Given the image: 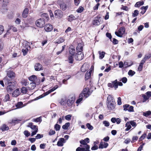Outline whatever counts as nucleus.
Listing matches in <instances>:
<instances>
[{
  "label": "nucleus",
  "mask_w": 151,
  "mask_h": 151,
  "mask_svg": "<svg viewBox=\"0 0 151 151\" xmlns=\"http://www.w3.org/2000/svg\"><path fill=\"white\" fill-rule=\"evenodd\" d=\"M64 142L65 139L63 138H60L57 142V145L58 146H62L63 145V143Z\"/></svg>",
  "instance_id": "f3484780"
},
{
  "label": "nucleus",
  "mask_w": 151,
  "mask_h": 151,
  "mask_svg": "<svg viewBox=\"0 0 151 151\" xmlns=\"http://www.w3.org/2000/svg\"><path fill=\"white\" fill-rule=\"evenodd\" d=\"M125 31V28L124 27H122L119 29L118 32H115V35L120 37H122L123 35L124 34Z\"/></svg>",
  "instance_id": "39448f33"
},
{
  "label": "nucleus",
  "mask_w": 151,
  "mask_h": 151,
  "mask_svg": "<svg viewBox=\"0 0 151 151\" xmlns=\"http://www.w3.org/2000/svg\"><path fill=\"white\" fill-rule=\"evenodd\" d=\"M16 74L13 71L9 70L7 71V76L5 77V79L7 82L13 80L15 77Z\"/></svg>",
  "instance_id": "f03ea898"
},
{
  "label": "nucleus",
  "mask_w": 151,
  "mask_h": 151,
  "mask_svg": "<svg viewBox=\"0 0 151 151\" xmlns=\"http://www.w3.org/2000/svg\"><path fill=\"white\" fill-rule=\"evenodd\" d=\"M69 55L74 56L76 52V50L74 47H70V48H69Z\"/></svg>",
  "instance_id": "5701e85b"
},
{
  "label": "nucleus",
  "mask_w": 151,
  "mask_h": 151,
  "mask_svg": "<svg viewBox=\"0 0 151 151\" xmlns=\"http://www.w3.org/2000/svg\"><path fill=\"white\" fill-rule=\"evenodd\" d=\"M41 17V19H43L45 20V21H48L49 19L48 15L46 13H44L42 14Z\"/></svg>",
  "instance_id": "4468645a"
},
{
  "label": "nucleus",
  "mask_w": 151,
  "mask_h": 151,
  "mask_svg": "<svg viewBox=\"0 0 151 151\" xmlns=\"http://www.w3.org/2000/svg\"><path fill=\"white\" fill-rule=\"evenodd\" d=\"M60 8L63 11H65L67 8L66 4L64 3H62L60 4Z\"/></svg>",
  "instance_id": "cd10ccee"
},
{
  "label": "nucleus",
  "mask_w": 151,
  "mask_h": 151,
  "mask_svg": "<svg viewBox=\"0 0 151 151\" xmlns=\"http://www.w3.org/2000/svg\"><path fill=\"white\" fill-rule=\"evenodd\" d=\"M84 55L83 52H77L76 54L75 58L77 60H81L83 58Z\"/></svg>",
  "instance_id": "9b49d317"
},
{
  "label": "nucleus",
  "mask_w": 151,
  "mask_h": 151,
  "mask_svg": "<svg viewBox=\"0 0 151 151\" xmlns=\"http://www.w3.org/2000/svg\"><path fill=\"white\" fill-rule=\"evenodd\" d=\"M74 101L75 99L73 98H71L70 99H69L67 102L68 106L69 107L71 106Z\"/></svg>",
  "instance_id": "412c9836"
},
{
  "label": "nucleus",
  "mask_w": 151,
  "mask_h": 151,
  "mask_svg": "<svg viewBox=\"0 0 151 151\" xmlns=\"http://www.w3.org/2000/svg\"><path fill=\"white\" fill-rule=\"evenodd\" d=\"M29 11V9L28 8H25L23 11L22 16L23 18H26L28 16V12Z\"/></svg>",
  "instance_id": "f8f14e48"
},
{
  "label": "nucleus",
  "mask_w": 151,
  "mask_h": 151,
  "mask_svg": "<svg viewBox=\"0 0 151 151\" xmlns=\"http://www.w3.org/2000/svg\"><path fill=\"white\" fill-rule=\"evenodd\" d=\"M27 127H30L32 129L34 130H36L37 129H38V126L37 125H34L33 124L32 122L29 123L28 125L27 126Z\"/></svg>",
  "instance_id": "dca6fc26"
},
{
  "label": "nucleus",
  "mask_w": 151,
  "mask_h": 151,
  "mask_svg": "<svg viewBox=\"0 0 151 151\" xmlns=\"http://www.w3.org/2000/svg\"><path fill=\"white\" fill-rule=\"evenodd\" d=\"M0 129L2 131L8 130L9 129V127L6 124H4L1 126L0 127Z\"/></svg>",
  "instance_id": "bb28decb"
},
{
  "label": "nucleus",
  "mask_w": 151,
  "mask_h": 151,
  "mask_svg": "<svg viewBox=\"0 0 151 151\" xmlns=\"http://www.w3.org/2000/svg\"><path fill=\"white\" fill-rule=\"evenodd\" d=\"M139 12L137 10H135L134 11V12L132 13V16L133 17L137 16L139 14Z\"/></svg>",
  "instance_id": "c03bdc74"
},
{
  "label": "nucleus",
  "mask_w": 151,
  "mask_h": 151,
  "mask_svg": "<svg viewBox=\"0 0 151 151\" xmlns=\"http://www.w3.org/2000/svg\"><path fill=\"white\" fill-rule=\"evenodd\" d=\"M138 139V137L137 136H134L132 138V141H131L132 143H133L137 141Z\"/></svg>",
  "instance_id": "4d7b16f0"
},
{
  "label": "nucleus",
  "mask_w": 151,
  "mask_h": 151,
  "mask_svg": "<svg viewBox=\"0 0 151 151\" xmlns=\"http://www.w3.org/2000/svg\"><path fill=\"white\" fill-rule=\"evenodd\" d=\"M10 100V96L8 94H6L4 99V102H7L8 101H9Z\"/></svg>",
  "instance_id": "a19ab883"
},
{
  "label": "nucleus",
  "mask_w": 151,
  "mask_h": 151,
  "mask_svg": "<svg viewBox=\"0 0 151 151\" xmlns=\"http://www.w3.org/2000/svg\"><path fill=\"white\" fill-rule=\"evenodd\" d=\"M84 10V8L82 6H80L76 10V12L78 13H81Z\"/></svg>",
  "instance_id": "37998d69"
},
{
  "label": "nucleus",
  "mask_w": 151,
  "mask_h": 151,
  "mask_svg": "<svg viewBox=\"0 0 151 151\" xmlns=\"http://www.w3.org/2000/svg\"><path fill=\"white\" fill-rule=\"evenodd\" d=\"M45 24V20L43 19L40 18L35 22V24L39 28H42L44 27Z\"/></svg>",
  "instance_id": "423d86ee"
},
{
  "label": "nucleus",
  "mask_w": 151,
  "mask_h": 151,
  "mask_svg": "<svg viewBox=\"0 0 151 151\" xmlns=\"http://www.w3.org/2000/svg\"><path fill=\"white\" fill-rule=\"evenodd\" d=\"M65 45H63L62 47V50L60 51H59L57 52L56 53V54L57 55H59L64 50L65 48Z\"/></svg>",
  "instance_id": "5fc2aeb1"
},
{
  "label": "nucleus",
  "mask_w": 151,
  "mask_h": 151,
  "mask_svg": "<svg viewBox=\"0 0 151 151\" xmlns=\"http://www.w3.org/2000/svg\"><path fill=\"white\" fill-rule=\"evenodd\" d=\"M45 30L47 32H51L53 29V27L52 25L50 24H46L44 27Z\"/></svg>",
  "instance_id": "9d476101"
},
{
  "label": "nucleus",
  "mask_w": 151,
  "mask_h": 151,
  "mask_svg": "<svg viewBox=\"0 0 151 151\" xmlns=\"http://www.w3.org/2000/svg\"><path fill=\"white\" fill-rule=\"evenodd\" d=\"M112 83L113 84V87H114L115 89L118 88V82L117 79L112 81Z\"/></svg>",
  "instance_id": "2f4dec72"
},
{
  "label": "nucleus",
  "mask_w": 151,
  "mask_h": 151,
  "mask_svg": "<svg viewBox=\"0 0 151 151\" xmlns=\"http://www.w3.org/2000/svg\"><path fill=\"white\" fill-rule=\"evenodd\" d=\"M74 55H69L68 56V61L69 63H72L74 61Z\"/></svg>",
  "instance_id": "a878e982"
},
{
  "label": "nucleus",
  "mask_w": 151,
  "mask_h": 151,
  "mask_svg": "<svg viewBox=\"0 0 151 151\" xmlns=\"http://www.w3.org/2000/svg\"><path fill=\"white\" fill-rule=\"evenodd\" d=\"M92 92V91H91V88L89 89V88L86 87L83 89L80 94H82L83 97H84L86 99L91 94Z\"/></svg>",
  "instance_id": "7ed1b4c3"
},
{
  "label": "nucleus",
  "mask_w": 151,
  "mask_h": 151,
  "mask_svg": "<svg viewBox=\"0 0 151 151\" xmlns=\"http://www.w3.org/2000/svg\"><path fill=\"white\" fill-rule=\"evenodd\" d=\"M107 106L110 110H113L115 108V102L114 97L111 95H109L107 99Z\"/></svg>",
  "instance_id": "f257e3e1"
},
{
  "label": "nucleus",
  "mask_w": 151,
  "mask_h": 151,
  "mask_svg": "<svg viewBox=\"0 0 151 151\" xmlns=\"http://www.w3.org/2000/svg\"><path fill=\"white\" fill-rule=\"evenodd\" d=\"M21 120L19 119H12L10 120L9 122V123L11 124L12 125H15L16 124L19 123Z\"/></svg>",
  "instance_id": "4be33fe9"
},
{
  "label": "nucleus",
  "mask_w": 151,
  "mask_h": 151,
  "mask_svg": "<svg viewBox=\"0 0 151 151\" xmlns=\"http://www.w3.org/2000/svg\"><path fill=\"white\" fill-rule=\"evenodd\" d=\"M15 82L9 81V82H7L9 85L7 87L6 90L9 93H11L13 90L15 88Z\"/></svg>",
  "instance_id": "20e7f679"
},
{
  "label": "nucleus",
  "mask_w": 151,
  "mask_h": 151,
  "mask_svg": "<svg viewBox=\"0 0 151 151\" xmlns=\"http://www.w3.org/2000/svg\"><path fill=\"white\" fill-rule=\"evenodd\" d=\"M76 51L77 52H81L83 50V47L81 44H78L76 48Z\"/></svg>",
  "instance_id": "6ab92c4d"
},
{
  "label": "nucleus",
  "mask_w": 151,
  "mask_h": 151,
  "mask_svg": "<svg viewBox=\"0 0 151 151\" xmlns=\"http://www.w3.org/2000/svg\"><path fill=\"white\" fill-rule=\"evenodd\" d=\"M144 116L146 117H151V111H147L146 112H144L143 114Z\"/></svg>",
  "instance_id": "c85d7f7f"
},
{
  "label": "nucleus",
  "mask_w": 151,
  "mask_h": 151,
  "mask_svg": "<svg viewBox=\"0 0 151 151\" xmlns=\"http://www.w3.org/2000/svg\"><path fill=\"white\" fill-rule=\"evenodd\" d=\"M90 146L87 145L86 146V148H81V151H90Z\"/></svg>",
  "instance_id": "58836bf2"
},
{
  "label": "nucleus",
  "mask_w": 151,
  "mask_h": 151,
  "mask_svg": "<svg viewBox=\"0 0 151 151\" xmlns=\"http://www.w3.org/2000/svg\"><path fill=\"white\" fill-rule=\"evenodd\" d=\"M76 18L73 14H70L68 17V21L72 22L73 20H76Z\"/></svg>",
  "instance_id": "393cba45"
},
{
  "label": "nucleus",
  "mask_w": 151,
  "mask_h": 151,
  "mask_svg": "<svg viewBox=\"0 0 151 151\" xmlns=\"http://www.w3.org/2000/svg\"><path fill=\"white\" fill-rule=\"evenodd\" d=\"M147 136V134L146 133H144L142 134L141 137L139 139V141L140 142L142 140L144 139Z\"/></svg>",
  "instance_id": "a18cd8bd"
},
{
  "label": "nucleus",
  "mask_w": 151,
  "mask_h": 151,
  "mask_svg": "<svg viewBox=\"0 0 151 151\" xmlns=\"http://www.w3.org/2000/svg\"><path fill=\"white\" fill-rule=\"evenodd\" d=\"M71 115L70 114H68L66 115L65 116V119L67 120H70L71 119Z\"/></svg>",
  "instance_id": "69168bd1"
},
{
  "label": "nucleus",
  "mask_w": 151,
  "mask_h": 151,
  "mask_svg": "<svg viewBox=\"0 0 151 151\" xmlns=\"http://www.w3.org/2000/svg\"><path fill=\"white\" fill-rule=\"evenodd\" d=\"M35 70L36 71H39L42 70L43 69V68L42 65L39 63H36L34 65Z\"/></svg>",
  "instance_id": "1a4fd4ad"
},
{
  "label": "nucleus",
  "mask_w": 151,
  "mask_h": 151,
  "mask_svg": "<svg viewBox=\"0 0 151 151\" xmlns=\"http://www.w3.org/2000/svg\"><path fill=\"white\" fill-rule=\"evenodd\" d=\"M144 2L142 1H138L134 5V6L136 7H138L141 6L142 5L144 4Z\"/></svg>",
  "instance_id": "7c9ffc66"
},
{
  "label": "nucleus",
  "mask_w": 151,
  "mask_h": 151,
  "mask_svg": "<svg viewBox=\"0 0 151 151\" xmlns=\"http://www.w3.org/2000/svg\"><path fill=\"white\" fill-rule=\"evenodd\" d=\"M32 121L36 122H39L40 123L42 121V119L41 117H40L35 119H33Z\"/></svg>",
  "instance_id": "4c0bfd02"
},
{
  "label": "nucleus",
  "mask_w": 151,
  "mask_h": 151,
  "mask_svg": "<svg viewBox=\"0 0 151 151\" xmlns=\"http://www.w3.org/2000/svg\"><path fill=\"white\" fill-rule=\"evenodd\" d=\"M125 126L127 128L125 129V131H128L131 128V126L129 122H127L125 124Z\"/></svg>",
  "instance_id": "f704fd0d"
},
{
  "label": "nucleus",
  "mask_w": 151,
  "mask_h": 151,
  "mask_svg": "<svg viewBox=\"0 0 151 151\" xmlns=\"http://www.w3.org/2000/svg\"><path fill=\"white\" fill-rule=\"evenodd\" d=\"M37 79V77L36 76L33 75L30 76L29 78V81H32V82H35V81Z\"/></svg>",
  "instance_id": "c756f323"
},
{
  "label": "nucleus",
  "mask_w": 151,
  "mask_h": 151,
  "mask_svg": "<svg viewBox=\"0 0 151 151\" xmlns=\"http://www.w3.org/2000/svg\"><path fill=\"white\" fill-rule=\"evenodd\" d=\"M86 126L90 130H92L93 129V127L91 126V124L89 123H88L86 124Z\"/></svg>",
  "instance_id": "bf43d9fd"
},
{
  "label": "nucleus",
  "mask_w": 151,
  "mask_h": 151,
  "mask_svg": "<svg viewBox=\"0 0 151 151\" xmlns=\"http://www.w3.org/2000/svg\"><path fill=\"white\" fill-rule=\"evenodd\" d=\"M117 104L119 105H120L122 104V99L120 97H119L118 98L117 101Z\"/></svg>",
  "instance_id": "680f3d73"
},
{
  "label": "nucleus",
  "mask_w": 151,
  "mask_h": 151,
  "mask_svg": "<svg viewBox=\"0 0 151 151\" xmlns=\"http://www.w3.org/2000/svg\"><path fill=\"white\" fill-rule=\"evenodd\" d=\"M100 18V17L98 16H97L96 18L97 19H95L93 20V24L95 25H99L100 24V22L99 21V19Z\"/></svg>",
  "instance_id": "b1692460"
},
{
  "label": "nucleus",
  "mask_w": 151,
  "mask_h": 151,
  "mask_svg": "<svg viewBox=\"0 0 151 151\" xmlns=\"http://www.w3.org/2000/svg\"><path fill=\"white\" fill-rule=\"evenodd\" d=\"M103 124H104V126L106 127L109 126L110 124L109 122L106 121H104L103 122Z\"/></svg>",
  "instance_id": "13d9d810"
},
{
  "label": "nucleus",
  "mask_w": 151,
  "mask_h": 151,
  "mask_svg": "<svg viewBox=\"0 0 151 151\" xmlns=\"http://www.w3.org/2000/svg\"><path fill=\"white\" fill-rule=\"evenodd\" d=\"M54 15L56 18L60 19L63 17V13L60 9L56 10L54 12Z\"/></svg>",
  "instance_id": "0eeeda50"
},
{
  "label": "nucleus",
  "mask_w": 151,
  "mask_h": 151,
  "mask_svg": "<svg viewBox=\"0 0 151 151\" xmlns=\"http://www.w3.org/2000/svg\"><path fill=\"white\" fill-rule=\"evenodd\" d=\"M121 81L123 83H125L127 82V79L126 77H124L122 78Z\"/></svg>",
  "instance_id": "338daca9"
},
{
  "label": "nucleus",
  "mask_w": 151,
  "mask_h": 151,
  "mask_svg": "<svg viewBox=\"0 0 151 151\" xmlns=\"http://www.w3.org/2000/svg\"><path fill=\"white\" fill-rule=\"evenodd\" d=\"M21 91L23 94H26L27 91V89L25 87H22L21 88Z\"/></svg>",
  "instance_id": "c9c22d12"
},
{
  "label": "nucleus",
  "mask_w": 151,
  "mask_h": 151,
  "mask_svg": "<svg viewBox=\"0 0 151 151\" xmlns=\"http://www.w3.org/2000/svg\"><path fill=\"white\" fill-rule=\"evenodd\" d=\"M24 134L27 137H28L30 135V132L27 130H25L24 132Z\"/></svg>",
  "instance_id": "09e8293b"
},
{
  "label": "nucleus",
  "mask_w": 151,
  "mask_h": 151,
  "mask_svg": "<svg viewBox=\"0 0 151 151\" xmlns=\"http://www.w3.org/2000/svg\"><path fill=\"white\" fill-rule=\"evenodd\" d=\"M26 47L25 49H23L22 50V51L24 56H25L27 54L29 50L28 48L29 47L30 48L31 47L30 46L28 45H27V46L26 45Z\"/></svg>",
  "instance_id": "a211bd4d"
},
{
  "label": "nucleus",
  "mask_w": 151,
  "mask_h": 151,
  "mask_svg": "<svg viewBox=\"0 0 151 151\" xmlns=\"http://www.w3.org/2000/svg\"><path fill=\"white\" fill-rule=\"evenodd\" d=\"M22 84L23 85L26 86L27 84H28V81L27 80L24 79L22 80L21 82Z\"/></svg>",
  "instance_id": "de8ad7c7"
},
{
  "label": "nucleus",
  "mask_w": 151,
  "mask_h": 151,
  "mask_svg": "<svg viewBox=\"0 0 151 151\" xmlns=\"http://www.w3.org/2000/svg\"><path fill=\"white\" fill-rule=\"evenodd\" d=\"M129 122L130 124L131 125L132 127H135L137 126L136 123L133 121H131Z\"/></svg>",
  "instance_id": "e2e57ef3"
},
{
  "label": "nucleus",
  "mask_w": 151,
  "mask_h": 151,
  "mask_svg": "<svg viewBox=\"0 0 151 151\" xmlns=\"http://www.w3.org/2000/svg\"><path fill=\"white\" fill-rule=\"evenodd\" d=\"M43 135L42 134H37V136L36 137V139H38L43 137Z\"/></svg>",
  "instance_id": "0e129e2a"
},
{
  "label": "nucleus",
  "mask_w": 151,
  "mask_h": 151,
  "mask_svg": "<svg viewBox=\"0 0 151 151\" xmlns=\"http://www.w3.org/2000/svg\"><path fill=\"white\" fill-rule=\"evenodd\" d=\"M80 142L81 144L83 145H86V146H87V145H88L86 143V141L84 140H81L80 141Z\"/></svg>",
  "instance_id": "774afa93"
},
{
  "label": "nucleus",
  "mask_w": 151,
  "mask_h": 151,
  "mask_svg": "<svg viewBox=\"0 0 151 151\" xmlns=\"http://www.w3.org/2000/svg\"><path fill=\"white\" fill-rule=\"evenodd\" d=\"M54 128L56 131H59L60 128V126L56 124L55 125Z\"/></svg>",
  "instance_id": "603ef678"
},
{
  "label": "nucleus",
  "mask_w": 151,
  "mask_h": 151,
  "mask_svg": "<svg viewBox=\"0 0 151 151\" xmlns=\"http://www.w3.org/2000/svg\"><path fill=\"white\" fill-rule=\"evenodd\" d=\"M7 6V5H5L3 4L2 6V8H1V10H2V11L3 12H5L8 10Z\"/></svg>",
  "instance_id": "864d4df0"
},
{
  "label": "nucleus",
  "mask_w": 151,
  "mask_h": 151,
  "mask_svg": "<svg viewBox=\"0 0 151 151\" xmlns=\"http://www.w3.org/2000/svg\"><path fill=\"white\" fill-rule=\"evenodd\" d=\"M81 71L83 72H85L87 70V69L85 66L84 64L83 65L81 68Z\"/></svg>",
  "instance_id": "8fccbe9b"
},
{
  "label": "nucleus",
  "mask_w": 151,
  "mask_h": 151,
  "mask_svg": "<svg viewBox=\"0 0 151 151\" xmlns=\"http://www.w3.org/2000/svg\"><path fill=\"white\" fill-rule=\"evenodd\" d=\"M70 125V123L69 122L66 123L65 124L62 126V128L64 129H67Z\"/></svg>",
  "instance_id": "e433bc0d"
},
{
  "label": "nucleus",
  "mask_w": 151,
  "mask_h": 151,
  "mask_svg": "<svg viewBox=\"0 0 151 151\" xmlns=\"http://www.w3.org/2000/svg\"><path fill=\"white\" fill-rule=\"evenodd\" d=\"M99 58L100 59H102L104 56L105 52H99Z\"/></svg>",
  "instance_id": "49530a36"
},
{
  "label": "nucleus",
  "mask_w": 151,
  "mask_h": 151,
  "mask_svg": "<svg viewBox=\"0 0 151 151\" xmlns=\"http://www.w3.org/2000/svg\"><path fill=\"white\" fill-rule=\"evenodd\" d=\"M65 40L64 38L62 37H60L57 40V41L55 43L57 44H60L63 42Z\"/></svg>",
  "instance_id": "473e14b6"
},
{
  "label": "nucleus",
  "mask_w": 151,
  "mask_h": 151,
  "mask_svg": "<svg viewBox=\"0 0 151 151\" xmlns=\"http://www.w3.org/2000/svg\"><path fill=\"white\" fill-rule=\"evenodd\" d=\"M135 73L134 71H132V70H130L128 72L129 75L132 76L135 74Z\"/></svg>",
  "instance_id": "6e6d98bb"
},
{
  "label": "nucleus",
  "mask_w": 151,
  "mask_h": 151,
  "mask_svg": "<svg viewBox=\"0 0 151 151\" xmlns=\"http://www.w3.org/2000/svg\"><path fill=\"white\" fill-rule=\"evenodd\" d=\"M20 94L19 89V88H17L12 93V96L15 97H17Z\"/></svg>",
  "instance_id": "aec40b11"
},
{
  "label": "nucleus",
  "mask_w": 151,
  "mask_h": 151,
  "mask_svg": "<svg viewBox=\"0 0 151 151\" xmlns=\"http://www.w3.org/2000/svg\"><path fill=\"white\" fill-rule=\"evenodd\" d=\"M4 30V26L1 25H0V35L3 33Z\"/></svg>",
  "instance_id": "052dcab7"
},
{
  "label": "nucleus",
  "mask_w": 151,
  "mask_h": 151,
  "mask_svg": "<svg viewBox=\"0 0 151 151\" xmlns=\"http://www.w3.org/2000/svg\"><path fill=\"white\" fill-rule=\"evenodd\" d=\"M109 144L107 143H104V144L102 142H101L100 144L99 145V149H103V148H106L108 146Z\"/></svg>",
  "instance_id": "2eb2a0df"
},
{
  "label": "nucleus",
  "mask_w": 151,
  "mask_h": 151,
  "mask_svg": "<svg viewBox=\"0 0 151 151\" xmlns=\"http://www.w3.org/2000/svg\"><path fill=\"white\" fill-rule=\"evenodd\" d=\"M151 58V53H149L145 55L144 58L146 60H148Z\"/></svg>",
  "instance_id": "79ce46f5"
},
{
  "label": "nucleus",
  "mask_w": 151,
  "mask_h": 151,
  "mask_svg": "<svg viewBox=\"0 0 151 151\" xmlns=\"http://www.w3.org/2000/svg\"><path fill=\"white\" fill-rule=\"evenodd\" d=\"M91 77V75H89L88 73V72H87L85 75V80H88Z\"/></svg>",
  "instance_id": "3c124183"
},
{
  "label": "nucleus",
  "mask_w": 151,
  "mask_h": 151,
  "mask_svg": "<svg viewBox=\"0 0 151 151\" xmlns=\"http://www.w3.org/2000/svg\"><path fill=\"white\" fill-rule=\"evenodd\" d=\"M124 110L125 111H128L129 112H134V107L132 106H130L128 104H125L123 105Z\"/></svg>",
  "instance_id": "6e6552de"
},
{
  "label": "nucleus",
  "mask_w": 151,
  "mask_h": 151,
  "mask_svg": "<svg viewBox=\"0 0 151 151\" xmlns=\"http://www.w3.org/2000/svg\"><path fill=\"white\" fill-rule=\"evenodd\" d=\"M36 83L35 82H32L29 84L27 88L29 90H31L34 89L36 86Z\"/></svg>",
  "instance_id": "ddd939ff"
},
{
  "label": "nucleus",
  "mask_w": 151,
  "mask_h": 151,
  "mask_svg": "<svg viewBox=\"0 0 151 151\" xmlns=\"http://www.w3.org/2000/svg\"><path fill=\"white\" fill-rule=\"evenodd\" d=\"M23 103L22 102H18L16 105V106L17 108H21L23 107Z\"/></svg>",
  "instance_id": "ea45409f"
},
{
  "label": "nucleus",
  "mask_w": 151,
  "mask_h": 151,
  "mask_svg": "<svg viewBox=\"0 0 151 151\" xmlns=\"http://www.w3.org/2000/svg\"><path fill=\"white\" fill-rule=\"evenodd\" d=\"M83 97L82 96V94H80L79 96V99H78L76 101V102L77 104H79L83 100Z\"/></svg>",
  "instance_id": "72a5a7b5"
}]
</instances>
